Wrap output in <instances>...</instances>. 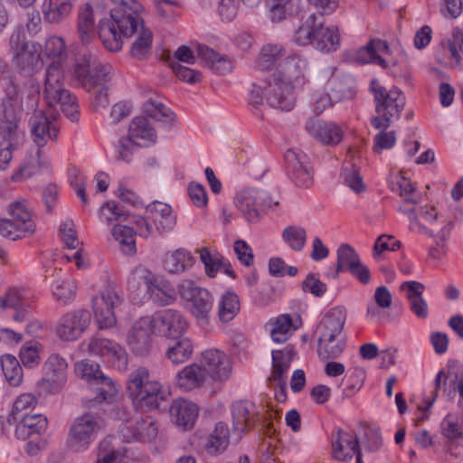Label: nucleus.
I'll return each instance as SVG.
<instances>
[{
    "label": "nucleus",
    "instance_id": "nucleus-61",
    "mask_svg": "<svg viewBox=\"0 0 463 463\" xmlns=\"http://www.w3.org/2000/svg\"><path fill=\"white\" fill-rule=\"evenodd\" d=\"M390 189L401 197L418 195L412 183L402 173L392 174L388 179Z\"/></svg>",
    "mask_w": 463,
    "mask_h": 463
},
{
    "label": "nucleus",
    "instance_id": "nucleus-10",
    "mask_svg": "<svg viewBox=\"0 0 463 463\" xmlns=\"http://www.w3.org/2000/svg\"><path fill=\"white\" fill-rule=\"evenodd\" d=\"M68 378V363L59 354H51L42 366V377L36 383L40 394L55 395L66 385Z\"/></svg>",
    "mask_w": 463,
    "mask_h": 463
},
{
    "label": "nucleus",
    "instance_id": "nucleus-46",
    "mask_svg": "<svg viewBox=\"0 0 463 463\" xmlns=\"http://www.w3.org/2000/svg\"><path fill=\"white\" fill-rule=\"evenodd\" d=\"M143 110L147 117L161 122L166 129L172 128L173 122L175 119V113L160 102L148 100L144 104Z\"/></svg>",
    "mask_w": 463,
    "mask_h": 463
},
{
    "label": "nucleus",
    "instance_id": "nucleus-38",
    "mask_svg": "<svg viewBox=\"0 0 463 463\" xmlns=\"http://www.w3.org/2000/svg\"><path fill=\"white\" fill-rule=\"evenodd\" d=\"M274 83V74H269L268 77H266L264 80H259L258 82H254L252 84L251 90L250 92L249 100L250 104L253 105H260L266 100V102L272 108H275L277 109L289 111L292 109H282L279 107H277L275 105L271 104V101L269 99V96H272L269 90L270 89V86ZM273 96L276 98H282L284 93L280 90H275L272 91Z\"/></svg>",
    "mask_w": 463,
    "mask_h": 463
},
{
    "label": "nucleus",
    "instance_id": "nucleus-37",
    "mask_svg": "<svg viewBox=\"0 0 463 463\" xmlns=\"http://www.w3.org/2000/svg\"><path fill=\"white\" fill-rule=\"evenodd\" d=\"M48 427L47 418L42 414H24L15 427V437L25 440L33 435L44 433Z\"/></svg>",
    "mask_w": 463,
    "mask_h": 463
},
{
    "label": "nucleus",
    "instance_id": "nucleus-14",
    "mask_svg": "<svg viewBox=\"0 0 463 463\" xmlns=\"http://www.w3.org/2000/svg\"><path fill=\"white\" fill-rule=\"evenodd\" d=\"M154 335L175 338L185 333L188 323L183 314L175 309H163L148 316Z\"/></svg>",
    "mask_w": 463,
    "mask_h": 463
},
{
    "label": "nucleus",
    "instance_id": "nucleus-4",
    "mask_svg": "<svg viewBox=\"0 0 463 463\" xmlns=\"http://www.w3.org/2000/svg\"><path fill=\"white\" fill-rule=\"evenodd\" d=\"M307 61L298 54H289L284 58L283 62L272 73L274 83L270 86L269 91L280 90L285 96L276 98L269 96L272 105L282 109H293L295 97L293 90L304 87L308 81L306 77ZM273 95V92H270Z\"/></svg>",
    "mask_w": 463,
    "mask_h": 463
},
{
    "label": "nucleus",
    "instance_id": "nucleus-58",
    "mask_svg": "<svg viewBox=\"0 0 463 463\" xmlns=\"http://www.w3.org/2000/svg\"><path fill=\"white\" fill-rule=\"evenodd\" d=\"M318 15L316 14H310L305 22L296 30L293 41L301 46L312 45L315 33V27Z\"/></svg>",
    "mask_w": 463,
    "mask_h": 463
},
{
    "label": "nucleus",
    "instance_id": "nucleus-31",
    "mask_svg": "<svg viewBox=\"0 0 463 463\" xmlns=\"http://www.w3.org/2000/svg\"><path fill=\"white\" fill-rule=\"evenodd\" d=\"M340 46V35L337 27L324 25L321 17L317 20L313 47L320 52H330L336 51Z\"/></svg>",
    "mask_w": 463,
    "mask_h": 463
},
{
    "label": "nucleus",
    "instance_id": "nucleus-51",
    "mask_svg": "<svg viewBox=\"0 0 463 463\" xmlns=\"http://www.w3.org/2000/svg\"><path fill=\"white\" fill-rule=\"evenodd\" d=\"M1 367L5 380L13 386H18L23 380V369L18 359L12 354L1 357Z\"/></svg>",
    "mask_w": 463,
    "mask_h": 463
},
{
    "label": "nucleus",
    "instance_id": "nucleus-60",
    "mask_svg": "<svg viewBox=\"0 0 463 463\" xmlns=\"http://www.w3.org/2000/svg\"><path fill=\"white\" fill-rule=\"evenodd\" d=\"M360 258L354 249L349 244H342L337 250L336 273L350 270L358 264Z\"/></svg>",
    "mask_w": 463,
    "mask_h": 463
},
{
    "label": "nucleus",
    "instance_id": "nucleus-7",
    "mask_svg": "<svg viewBox=\"0 0 463 463\" xmlns=\"http://www.w3.org/2000/svg\"><path fill=\"white\" fill-rule=\"evenodd\" d=\"M372 91L375 104L376 116L370 122L374 128L387 129L398 120L406 104L404 93L397 87L387 89L377 81H372Z\"/></svg>",
    "mask_w": 463,
    "mask_h": 463
},
{
    "label": "nucleus",
    "instance_id": "nucleus-1",
    "mask_svg": "<svg viewBox=\"0 0 463 463\" xmlns=\"http://www.w3.org/2000/svg\"><path fill=\"white\" fill-rule=\"evenodd\" d=\"M114 7L110 11V18L101 19L98 24V34L103 46L109 52L122 49V38L131 37L137 33L132 44L131 54L139 60L150 53L153 35L144 26L141 14L143 5L137 0H110Z\"/></svg>",
    "mask_w": 463,
    "mask_h": 463
},
{
    "label": "nucleus",
    "instance_id": "nucleus-36",
    "mask_svg": "<svg viewBox=\"0 0 463 463\" xmlns=\"http://www.w3.org/2000/svg\"><path fill=\"white\" fill-rule=\"evenodd\" d=\"M43 147L28 152L23 160L18 171L13 175L14 181H22L36 175L42 167L48 165V159L42 150Z\"/></svg>",
    "mask_w": 463,
    "mask_h": 463
},
{
    "label": "nucleus",
    "instance_id": "nucleus-8",
    "mask_svg": "<svg viewBox=\"0 0 463 463\" xmlns=\"http://www.w3.org/2000/svg\"><path fill=\"white\" fill-rule=\"evenodd\" d=\"M103 427V420L98 414L86 412L74 418L68 430V449L74 453L88 450Z\"/></svg>",
    "mask_w": 463,
    "mask_h": 463
},
{
    "label": "nucleus",
    "instance_id": "nucleus-16",
    "mask_svg": "<svg viewBox=\"0 0 463 463\" xmlns=\"http://www.w3.org/2000/svg\"><path fill=\"white\" fill-rule=\"evenodd\" d=\"M86 345L90 354L103 357L113 368L120 372L127 370L128 354L118 343L107 338L92 337Z\"/></svg>",
    "mask_w": 463,
    "mask_h": 463
},
{
    "label": "nucleus",
    "instance_id": "nucleus-49",
    "mask_svg": "<svg viewBox=\"0 0 463 463\" xmlns=\"http://www.w3.org/2000/svg\"><path fill=\"white\" fill-rule=\"evenodd\" d=\"M91 385L96 386L97 402H113L116 401L119 391V385L111 378L107 377L102 373L97 379V382H94Z\"/></svg>",
    "mask_w": 463,
    "mask_h": 463
},
{
    "label": "nucleus",
    "instance_id": "nucleus-17",
    "mask_svg": "<svg viewBox=\"0 0 463 463\" xmlns=\"http://www.w3.org/2000/svg\"><path fill=\"white\" fill-rule=\"evenodd\" d=\"M157 430L151 417L136 416L122 422L118 432L124 442H150L157 436Z\"/></svg>",
    "mask_w": 463,
    "mask_h": 463
},
{
    "label": "nucleus",
    "instance_id": "nucleus-23",
    "mask_svg": "<svg viewBox=\"0 0 463 463\" xmlns=\"http://www.w3.org/2000/svg\"><path fill=\"white\" fill-rule=\"evenodd\" d=\"M30 292L24 288H10L0 295V312L12 309L15 312L13 318L17 322L25 320L30 308Z\"/></svg>",
    "mask_w": 463,
    "mask_h": 463
},
{
    "label": "nucleus",
    "instance_id": "nucleus-5",
    "mask_svg": "<svg viewBox=\"0 0 463 463\" xmlns=\"http://www.w3.org/2000/svg\"><path fill=\"white\" fill-rule=\"evenodd\" d=\"M113 68L110 64L99 62L95 55L83 54L74 68V78L87 91L100 88L95 97L98 107L109 104L106 84L112 79Z\"/></svg>",
    "mask_w": 463,
    "mask_h": 463
},
{
    "label": "nucleus",
    "instance_id": "nucleus-57",
    "mask_svg": "<svg viewBox=\"0 0 463 463\" xmlns=\"http://www.w3.org/2000/svg\"><path fill=\"white\" fill-rule=\"evenodd\" d=\"M193 345L188 338H182L175 342L166 351V357L175 364L186 362L193 354Z\"/></svg>",
    "mask_w": 463,
    "mask_h": 463
},
{
    "label": "nucleus",
    "instance_id": "nucleus-29",
    "mask_svg": "<svg viewBox=\"0 0 463 463\" xmlns=\"http://www.w3.org/2000/svg\"><path fill=\"white\" fill-rule=\"evenodd\" d=\"M390 52L385 41L380 39L371 40L365 46L357 49L354 53V61L358 63H374L383 68L387 67L383 54Z\"/></svg>",
    "mask_w": 463,
    "mask_h": 463
},
{
    "label": "nucleus",
    "instance_id": "nucleus-20",
    "mask_svg": "<svg viewBox=\"0 0 463 463\" xmlns=\"http://www.w3.org/2000/svg\"><path fill=\"white\" fill-rule=\"evenodd\" d=\"M90 322V314L84 309L68 312L63 315L55 328L57 336L62 341L78 339Z\"/></svg>",
    "mask_w": 463,
    "mask_h": 463
},
{
    "label": "nucleus",
    "instance_id": "nucleus-9",
    "mask_svg": "<svg viewBox=\"0 0 463 463\" xmlns=\"http://www.w3.org/2000/svg\"><path fill=\"white\" fill-rule=\"evenodd\" d=\"M234 203L248 222H258L264 213L279 204L269 192L256 187H248L239 191Z\"/></svg>",
    "mask_w": 463,
    "mask_h": 463
},
{
    "label": "nucleus",
    "instance_id": "nucleus-43",
    "mask_svg": "<svg viewBox=\"0 0 463 463\" xmlns=\"http://www.w3.org/2000/svg\"><path fill=\"white\" fill-rule=\"evenodd\" d=\"M420 201V194L404 197V200H403L402 203L400 205L399 210L402 213H403L405 215L408 216V218L410 220V230L411 231H412L414 232L425 234L429 237H433L434 232L431 230L428 229L425 225L420 223L418 219V213H417V210L415 209L414 205L419 203Z\"/></svg>",
    "mask_w": 463,
    "mask_h": 463
},
{
    "label": "nucleus",
    "instance_id": "nucleus-30",
    "mask_svg": "<svg viewBox=\"0 0 463 463\" xmlns=\"http://www.w3.org/2000/svg\"><path fill=\"white\" fill-rule=\"evenodd\" d=\"M146 211L159 233L169 232L175 228L176 217L169 204L153 202L146 206Z\"/></svg>",
    "mask_w": 463,
    "mask_h": 463
},
{
    "label": "nucleus",
    "instance_id": "nucleus-13",
    "mask_svg": "<svg viewBox=\"0 0 463 463\" xmlns=\"http://www.w3.org/2000/svg\"><path fill=\"white\" fill-rule=\"evenodd\" d=\"M29 125L33 140L38 147H44L48 142L56 141L60 131V125L54 111L33 109Z\"/></svg>",
    "mask_w": 463,
    "mask_h": 463
},
{
    "label": "nucleus",
    "instance_id": "nucleus-44",
    "mask_svg": "<svg viewBox=\"0 0 463 463\" xmlns=\"http://www.w3.org/2000/svg\"><path fill=\"white\" fill-rule=\"evenodd\" d=\"M240 309V299L235 292L227 290L220 297L217 304V315L222 323L232 321L238 315Z\"/></svg>",
    "mask_w": 463,
    "mask_h": 463
},
{
    "label": "nucleus",
    "instance_id": "nucleus-45",
    "mask_svg": "<svg viewBox=\"0 0 463 463\" xmlns=\"http://www.w3.org/2000/svg\"><path fill=\"white\" fill-rule=\"evenodd\" d=\"M345 345L344 335L317 338V354L321 360L336 359L343 354Z\"/></svg>",
    "mask_w": 463,
    "mask_h": 463
},
{
    "label": "nucleus",
    "instance_id": "nucleus-15",
    "mask_svg": "<svg viewBox=\"0 0 463 463\" xmlns=\"http://www.w3.org/2000/svg\"><path fill=\"white\" fill-rule=\"evenodd\" d=\"M120 297L113 287L99 292L92 299L94 318L99 328H110L116 325L115 308L120 305Z\"/></svg>",
    "mask_w": 463,
    "mask_h": 463
},
{
    "label": "nucleus",
    "instance_id": "nucleus-26",
    "mask_svg": "<svg viewBox=\"0 0 463 463\" xmlns=\"http://www.w3.org/2000/svg\"><path fill=\"white\" fill-rule=\"evenodd\" d=\"M233 431L239 434L254 425L257 420L256 406L250 401L241 400L231 406Z\"/></svg>",
    "mask_w": 463,
    "mask_h": 463
},
{
    "label": "nucleus",
    "instance_id": "nucleus-35",
    "mask_svg": "<svg viewBox=\"0 0 463 463\" xmlns=\"http://www.w3.org/2000/svg\"><path fill=\"white\" fill-rule=\"evenodd\" d=\"M285 48L278 43H267L260 49L256 61V68L260 71H272L279 67L285 56Z\"/></svg>",
    "mask_w": 463,
    "mask_h": 463
},
{
    "label": "nucleus",
    "instance_id": "nucleus-48",
    "mask_svg": "<svg viewBox=\"0 0 463 463\" xmlns=\"http://www.w3.org/2000/svg\"><path fill=\"white\" fill-rule=\"evenodd\" d=\"M111 234L119 244L121 251L126 255L136 253L135 232L127 225L114 224Z\"/></svg>",
    "mask_w": 463,
    "mask_h": 463
},
{
    "label": "nucleus",
    "instance_id": "nucleus-41",
    "mask_svg": "<svg viewBox=\"0 0 463 463\" xmlns=\"http://www.w3.org/2000/svg\"><path fill=\"white\" fill-rule=\"evenodd\" d=\"M301 0H265L269 16L273 23L286 20L298 12Z\"/></svg>",
    "mask_w": 463,
    "mask_h": 463
},
{
    "label": "nucleus",
    "instance_id": "nucleus-50",
    "mask_svg": "<svg viewBox=\"0 0 463 463\" xmlns=\"http://www.w3.org/2000/svg\"><path fill=\"white\" fill-rule=\"evenodd\" d=\"M297 330L289 315H280L273 322L270 335L276 343H285Z\"/></svg>",
    "mask_w": 463,
    "mask_h": 463
},
{
    "label": "nucleus",
    "instance_id": "nucleus-54",
    "mask_svg": "<svg viewBox=\"0 0 463 463\" xmlns=\"http://www.w3.org/2000/svg\"><path fill=\"white\" fill-rule=\"evenodd\" d=\"M76 283L73 279H58L52 285V293L56 301L62 305L70 303L76 295Z\"/></svg>",
    "mask_w": 463,
    "mask_h": 463
},
{
    "label": "nucleus",
    "instance_id": "nucleus-3",
    "mask_svg": "<svg viewBox=\"0 0 463 463\" xmlns=\"http://www.w3.org/2000/svg\"><path fill=\"white\" fill-rule=\"evenodd\" d=\"M40 92L33 85H20L9 80L4 87V95L0 99V137L23 138L21 128L24 104L27 109L37 108Z\"/></svg>",
    "mask_w": 463,
    "mask_h": 463
},
{
    "label": "nucleus",
    "instance_id": "nucleus-2",
    "mask_svg": "<svg viewBox=\"0 0 463 463\" xmlns=\"http://www.w3.org/2000/svg\"><path fill=\"white\" fill-rule=\"evenodd\" d=\"M44 54L54 61L47 67L44 78L43 96L48 107L61 110L71 121H78L80 117L77 99L63 87L62 61L66 58V45L61 37L52 35L44 44Z\"/></svg>",
    "mask_w": 463,
    "mask_h": 463
},
{
    "label": "nucleus",
    "instance_id": "nucleus-47",
    "mask_svg": "<svg viewBox=\"0 0 463 463\" xmlns=\"http://www.w3.org/2000/svg\"><path fill=\"white\" fill-rule=\"evenodd\" d=\"M229 445V429L226 423L218 422L215 429L209 436L205 444V449L209 454L223 452Z\"/></svg>",
    "mask_w": 463,
    "mask_h": 463
},
{
    "label": "nucleus",
    "instance_id": "nucleus-34",
    "mask_svg": "<svg viewBox=\"0 0 463 463\" xmlns=\"http://www.w3.org/2000/svg\"><path fill=\"white\" fill-rule=\"evenodd\" d=\"M128 137L136 145L148 146L156 142L157 134L147 118L136 117L128 127Z\"/></svg>",
    "mask_w": 463,
    "mask_h": 463
},
{
    "label": "nucleus",
    "instance_id": "nucleus-25",
    "mask_svg": "<svg viewBox=\"0 0 463 463\" xmlns=\"http://www.w3.org/2000/svg\"><path fill=\"white\" fill-rule=\"evenodd\" d=\"M306 129L317 141L328 146L338 145L344 137L342 128L335 122L311 119L307 122Z\"/></svg>",
    "mask_w": 463,
    "mask_h": 463
},
{
    "label": "nucleus",
    "instance_id": "nucleus-22",
    "mask_svg": "<svg viewBox=\"0 0 463 463\" xmlns=\"http://www.w3.org/2000/svg\"><path fill=\"white\" fill-rule=\"evenodd\" d=\"M346 316V309L342 306L330 308L316 326L314 330L316 337L322 338L343 335Z\"/></svg>",
    "mask_w": 463,
    "mask_h": 463
},
{
    "label": "nucleus",
    "instance_id": "nucleus-40",
    "mask_svg": "<svg viewBox=\"0 0 463 463\" xmlns=\"http://www.w3.org/2000/svg\"><path fill=\"white\" fill-rule=\"evenodd\" d=\"M76 0H43L42 11L49 24H59L71 13Z\"/></svg>",
    "mask_w": 463,
    "mask_h": 463
},
{
    "label": "nucleus",
    "instance_id": "nucleus-55",
    "mask_svg": "<svg viewBox=\"0 0 463 463\" xmlns=\"http://www.w3.org/2000/svg\"><path fill=\"white\" fill-rule=\"evenodd\" d=\"M43 345L36 341L24 343L19 352V357L24 367L33 369L41 363Z\"/></svg>",
    "mask_w": 463,
    "mask_h": 463
},
{
    "label": "nucleus",
    "instance_id": "nucleus-64",
    "mask_svg": "<svg viewBox=\"0 0 463 463\" xmlns=\"http://www.w3.org/2000/svg\"><path fill=\"white\" fill-rule=\"evenodd\" d=\"M33 233L28 229L23 228L20 222H15L12 218L0 220V234L5 238L14 241Z\"/></svg>",
    "mask_w": 463,
    "mask_h": 463
},
{
    "label": "nucleus",
    "instance_id": "nucleus-32",
    "mask_svg": "<svg viewBox=\"0 0 463 463\" xmlns=\"http://www.w3.org/2000/svg\"><path fill=\"white\" fill-rule=\"evenodd\" d=\"M198 411L197 405L185 399L174 401L170 407V415L173 421L184 430L194 426L198 417Z\"/></svg>",
    "mask_w": 463,
    "mask_h": 463
},
{
    "label": "nucleus",
    "instance_id": "nucleus-62",
    "mask_svg": "<svg viewBox=\"0 0 463 463\" xmlns=\"http://www.w3.org/2000/svg\"><path fill=\"white\" fill-rule=\"evenodd\" d=\"M100 221L108 225H112L115 222H122L127 219L125 211L114 201L105 203L99 211Z\"/></svg>",
    "mask_w": 463,
    "mask_h": 463
},
{
    "label": "nucleus",
    "instance_id": "nucleus-39",
    "mask_svg": "<svg viewBox=\"0 0 463 463\" xmlns=\"http://www.w3.org/2000/svg\"><path fill=\"white\" fill-rule=\"evenodd\" d=\"M77 33L80 43L86 46L90 44L96 37L93 8L88 3L79 10Z\"/></svg>",
    "mask_w": 463,
    "mask_h": 463
},
{
    "label": "nucleus",
    "instance_id": "nucleus-33",
    "mask_svg": "<svg viewBox=\"0 0 463 463\" xmlns=\"http://www.w3.org/2000/svg\"><path fill=\"white\" fill-rule=\"evenodd\" d=\"M293 354V348L288 345L282 350L272 351V372L269 381L273 384L282 387L286 383Z\"/></svg>",
    "mask_w": 463,
    "mask_h": 463
},
{
    "label": "nucleus",
    "instance_id": "nucleus-24",
    "mask_svg": "<svg viewBox=\"0 0 463 463\" xmlns=\"http://www.w3.org/2000/svg\"><path fill=\"white\" fill-rule=\"evenodd\" d=\"M324 72L326 76H330L327 90L335 102L350 99L354 96L353 77L338 72L335 67H328Z\"/></svg>",
    "mask_w": 463,
    "mask_h": 463
},
{
    "label": "nucleus",
    "instance_id": "nucleus-28",
    "mask_svg": "<svg viewBox=\"0 0 463 463\" xmlns=\"http://www.w3.org/2000/svg\"><path fill=\"white\" fill-rule=\"evenodd\" d=\"M331 444L333 448V456L337 460L352 458L354 453H357L360 449L359 441L356 436H354L340 428H337L333 431L331 435Z\"/></svg>",
    "mask_w": 463,
    "mask_h": 463
},
{
    "label": "nucleus",
    "instance_id": "nucleus-59",
    "mask_svg": "<svg viewBox=\"0 0 463 463\" xmlns=\"http://www.w3.org/2000/svg\"><path fill=\"white\" fill-rule=\"evenodd\" d=\"M200 260L204 265L205 272L210 278L216 277L222 267L226 265V259L218 253L212 254L208 249L202 248L199 250Z\"/></svg>",
    "mask_w": 463,
    "mask_h": 463
},
{
    "label": "nucleus",
    "instance_id": "nucleus-27",
    "mask_svg": "<svg viewBox=\"0 0 463 463\" xmlns=\"http://www.w3.org/2000/svg\"><path fill=\"white\" fill-rule=\"evenodd\" d=\"M207 379V373L201 363H194L184 366L177 373L175 384L183 392H191L203 387Z\"/></svg>",
    "mask_w": 463,
    "mask_h": 463
},
{
    "label": "nucleus",
    "instance_id": "nucleus-19",
    "mask_svg": "<svg viewBox=\"0 0 463 463\" xmlns=\"http://www.w3.org/2000/svg\"><path fill=\"white\" fill-rule=\"evenodd\" d=\"M284 158L289 179L297 186L309 187L313 183V172L308 156L298 149H288Z\"/></svg>",
    "mask_w": 463,
    "mask_h": 463
},
{
    "label": "nucleus",
    "instance_id": "nucleus-42",
    "mask_svg": "<svg viewBox=\"0 0 463 463\" xmlns=\"http://www.w3.org/2000/svg\"><path fill=\"white\" fill-rule=\"evenodd\" d=\"M194 258L184 249H177L165 253L164 269L172 274L183 273L193 267Z\"/></svg>",
    "mask_w": 463,
    "mask_h": 463
},
{
    "label": "nucleus",
    "instance_id": "nucleus-18",
    "mask_svg": "<svg viewBox=\"0 0 463 463\" xmlns=\"http://www.w3.org/2000/svg\"><path fill=\"white\" fill-rule=\"evenodd\" d=\"M200 363L214 382L228 381L232 373V362L231 357L220 349H206L201 354Z\"/></svg>",
    "mask_w": 463,
    "mask_h": 463
},
{
    "label": "nucleus",
    "instance_id": "nucleus-63",
    "mask_svg": "<svg viewBox=\"0 0 463 463\" xmlns=\"http://www.w3.org/2000/svg\"><path fill=\"white\" fill-rule=\"evenodd\" d=\"M75 373L91 385L94 382H97V379L103 373L98 364L89 360H81L75 364Z\"/></svg>",
    "mask_w": 463,
    "mask_h": 463
},
{
    "label": "nucleus",
    "instance_id": "nucleus-56",
    "mask_svg": "<svg viewBox=\"0 0 463 463\" xmlns=\"http://www.w3.org/2000/svg\"><path fill=\"white\" fill-rule=\"evenodd\" d=\"M283 241L294 251H301L307 241V232L301 226L286 227L281 233Z\"/></svg>",
    "mask_w": 463,
    "mask_h": 463
},
{
    "label": "nucleus",
    "instance_id": "nucleus-11",
    "mask_svg": "<svg viewBox=\"0 0 463 463\" xmlns=\"http://www.w3.org/2000/svg\"><path fill=\"white\" fill-rule=\"evenodd\" d=\"M15 65L24 73L31 74L42 64V45L34 42H27L21 30L14 32L10 37Z\"/></svg>",
    "mask_w": 463,
    "mask_h": 463
},
{
    "label": "nucleus",
    "instance_id": "nucleus-6",
    "mask_svg": "<svg viewBox=\"0 0 463 463\" xmlns=\"http://www.w3.org/2000/svg\"><path fill=\"white\" fill-rule=\"evenodd\" d=\"M127 392L135 405L146 411L157 409L165 397L162 383L152 379L149 370L144 366L129 373Z\"/></svg>",
    "mask_w": 463,
    "mask_h": 463
},
{
    "label": "nucleus",
    "instance_id": "nucleus-21",
    "mask_svg": "<svg viewBox=\"0 0 463 463\" xmlns=\"http://www.w3.org/2000/svg\"><path fill=\"white\" fill-rule=\"evenodd\" d=\"M154 335V329L149 317L144 316L132 325L127 341L135 354L145 356L152 349Z\"/></svg>",
    "mask_w": 463,
    "mask_h": 463
},
{
    "label": "nucleus",
    "instance_id": "nucleus-12",
    "mask_svg": "<svg viewBox=\"0 0 463 463\" xmlns=\"http://www.w3.org/2000/svg\"><path fill=\"white\" fill-rule=\"evenodd\" d=\"M179 293L192 315L197 320L206 322L213 304L212 294L206 288L194 286L190 281L179 285Z\"/></svg>",
    "mask_w": 463,
    "mask_h": 463
},
{
    "label": "nucleus",
    "instance_id": "nucleus-52",
    "mask_svg": "<svg viewBox=\"0 0 463 463\" xmlns=\"http://www.w3.org/2000/svg\"><path fill=\"white\" fill-rule=\"evenodd\" d=\"M440 432L450 441L463 440V413L461 417L456 414H448L440 423Z\"/></svg>",
    "mask_w": 463,
    "mask_h": 463
},
{
    "label": "nucleus",
    "instance_id": "nucleus-53",
    "mask_svg": "<svg viewBox=\"0 0 463 463\" xmlns=\"http://www.w3.org/2000/svg\"><path fill=\"white\" fill-rule=\"evenodd\" d=\"M9 214L15 222H20L23 228L34 232L35 223L32 217L31 209L28 207L26 201H15L9 206Z\"/></svg>",
    "mask_w": 463,
    "mask_h": 463
}]
</instances>
